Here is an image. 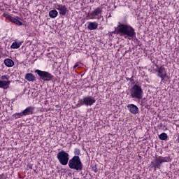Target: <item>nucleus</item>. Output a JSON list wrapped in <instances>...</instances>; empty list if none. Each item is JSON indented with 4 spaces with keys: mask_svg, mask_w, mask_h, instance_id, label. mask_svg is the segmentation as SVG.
<instances>
[{
    "mask_svg": "<svg viewBox=\"0 0 179 179\" xmlns=\"http://www.w3.org/2000/svg\"><path fill=\"white\" fill-rule=\"evenodd\" d=\"M118 24L116 30L113 32L114 34H120V36H122L124 38H128V37L129 38H134L136 36L135 29L131 25L121 22H119Z\"/></svg>",
    "mask_w": 179,
    "mask_h": 179,
    "instance_id": "f257e3e1",
    "label": "nucleus"
},
{
    "mask_svg": "<svg viewBox=\"0 0 179 179\" xmlns=\"http://www.w3.org/2000/svg\"><path fill=\"white\" fill-rule=\"evenodd\" d=\"M129 94L131 99L141 100L142 97H143V90H142L141 85L135 84L130 88Z\"/></svg>",
    "mask_w": 179,
    "mask_h": 179,
    "instance_id": "f03ea898",
    "label": "nucleus"
},
{
    "mask_svg": "<svg viewBox=\"0 0 179 179\" xmlns=\"http://www.w3.org/2000/svg\"><path fill=\"white\" fill-rule=\"evenodd\" d=\"M69 167L73 170L80 171L83 169V164L80 161V157L79 156L73 157L69 162Z\"/></svg>",
    "mask_w": 179,
    "mask_h": 179,
    "instance_id": "7ed1b4c3",
    "label": "nucleus"
},
{
    "mask_svg": "<svg viewBox=\"0 0 179 179\" xmlns=\"http://www.w3.org/2000/svg\"><path fill=\"white\" fill-rule=\"evenodd\" d=\"M169 162H170L169 157L159 156L151 162V167L152 169H154L155 171H156L157 169L160 170V167H162V164H163V163H169Z\"/></svg>",
    "mask_w": 179,
    "mask_h": 179,
    "instance_id": "20e7f679",
    "label": "nucleus"
},
{
    "mask_svg": "<svg viewBox=\"0 0 179 179\" xmlns=\"http://www.w3.org/2000/svg\"><path fill=\"white\" fill-rule=\"evenodd\" d=\"M101 13H103V8L98 7L87 14V19H96L97 20H100V19H103V15H101Z\"/></svg>",
    "mask_w": 179,
    "mask_h": 179,
    "instance_id": "39448f33",
    "label": "nucleus"
},
{
    "mask_svg": "<svg viewBox=\"0 0 179 179\" xmlns=\"http://www.w3.org/2000/svg\"><path fill=\"white\" fill-rule=\"evenodd\" d=\"M57 157L62 166H66L69 162V154L64 150L59 152Z\"/></svg>",
    "mask_w": 179,
    "mask_h": 179,
    "instance_id": "423d86ee",
    "label": "nucleus"
},
{
    "mask_svg": "<svg viewBox=\"0 0 179 179\" xmlns=\"http://www.w3.org/2000/svg\"><path fill=\"white\" fill-rule=\"evenodd\" d=\"M78 103H78L77 106H78L79 107H80L81 106H93V104L96 103V99H94V97H92V96H88L80 100Z\"/></svg>",
    "mask_w": 179,
    "mask_h": 179,
    "instance_id": "0eeeda50",
    "label": "nucleus"
},
{
    "mask_svg": "<svg viewBox=\"0 0 179 179\" xmlns=\"http://www.w3.org/2000/svg\"><path fill=\"white\" fill-rule=\"evenodd\" d=\"M35 73H37V75H38L41 80L50 81L52 80V78H54V76L51 75V73H50L49 72L43 71L38 69L35 70Z\"/></svg>",
    "mask_w": 179,
    "mask_h": 179,
    "instance_id": "6e6552de",
    "label": "nucleus"
},
{
    "mask_svg": "<svg viewBox=\"0 0 179 179\" xmlns=\"http://www.w3.org/2000/svg\"><path fill=\"white\" fill-rule=\"evenodd\" d=\"M155 66L157 67V76L160 78L162 80H164L167 78V70H166L164 66H159V65L155 64Z\"/></svg>",
    "mask_w": 179,
    "mask_h": 179,
    "instance_id": "1a4fd4ad",
    "label": "nucleus"
},
{
    "mask_svg": "<svg viewBox=\"0 0 179 179\" xmlns=\"http://www.w3.org/2000/svg\"><path fill=\"white\" fill-rule=\"evenodd\" d=\"M10 77L8 75H4L0 77V89H8L9 85H10Z\"/></svg>",
    "mask_w": 179,
    "mask_h": 179,
    "instance_id": "9d476101",
    "label": "nucleus"
},
{
    "mask_svg": "<svg viewBox=\"0 0 179 179\" xmlns=\"http://www.w3.org/2000/svg\"><path fill=\"white\" fill-rule=\"evenodd\" d=\"M56 9L59 11V15L65 16L68 12V8L66 6L62 4H58L56 6Z\"/></svg>",
    "mask_w": 179,
    "mask_h": 179,
    "instance_id": "9b49d317",
    "label": "nucleus"
},
{
    "mask_svg": "<svg viewBox=\"0 0 179 179\" xmlns=\"http://www.w3.org/2000/svg\"><path fill=\"white\" fill-rule=\"evenodd\" d=\"M127 108L129 110V111L131 112V114H138V113H139V108H138V106H136V105L134 104H129L127 105Z\"/></svg>",
    "mask_w": 179,
    "mask_h": 179,
    "instance_id": "f8f14e48",
    "label": "nucleus"
},
{
    "mask_svg": "<svg viewBox=\"0 0 179 179\" xmlns=\"http://www.w3.org/2000/svg\"><path fill=\"white\" fill-rule=\"evenodd\" d=\"M33 111H34V107L29 106L22 111V114L24 115H31V114H33Z\"/></svg>",
    "mask_w": 179,
    "mask_h": 179,
    "instance_id": "ddd939ff",
    "label": "nucleus"
},
{
    "mask_svg": "<svg viewBox=\"0 0 179 179\" xmlns=\"http://www.w3.org/2000/svg\"><path fill=\"white\" fill-rule=\"evenodd\" d=\"M25 79L28 80V82H36V76L31 73H27L25 75Z\"/></svg>",
    "mask_w": 179,
    "mask_h": 179,
    "instance_id": "4468645a",
    "label": "nucleus"
},
{
    "mask_svg": "<svg viewBox=\"0 0 179 179\" xmlns=\"http://www.w3.org/2000/svg\"><path fill=\"white\" fill-rule=\"evenodd\" d=\"M4 65L8 68H12L15 65V62L11 59H4Z\"/></svg>",
    "mask_w": 179,
    "mask_h": 179,
    "instance_id": "2eb2a0df",
    "label": "nucleus"
},
{
    "mask_svg": "<svg viewBox=\"0 0 179 179\" xmlns=\"http://www.w3.org/2000/svg\"><path fill=\"white\" fill-rule=\"evenodd\" d=\"M97 27H99V24L96 22H90L87 25V29H89V30H96Z\"/></svg>",
    "mask_w": 179,
    "mask_h": 179,
    "instance_id": "dca6fc26",
    "label": "nucleus"
},
{
    "mask_svg": "<svg viewBox=\"0 0 179 179\" xmlns=\"http://www.w3.org/2000/svg\"><path fill=\"white\" fill-rule=\"evenodd\" d=\"M49 16L52 19H55V17H57V16H58V11H57L56 10H50L49 12Z\"/></svg>",
    "mask_w": 179,
    "mask_h": 179,
    "instance_id": "f3484780",
    "label": "nucleus"
},
{
    "mask_svg": "<svg viewBox=\"0 0 179 179\" xmlns=\"http://www.w3.org/2000/svg\"><path fill=\"white\" fill-rule=\"evenodd\" d=\"M10 22L12 23H14L15 24H17V26H23V23L20 21H19L17 19L13 17V18H11Z\"/></svg>",
    "mask_w": 179,
    "mask_h": 179,
    "instance_id": "a211bd4d",
    "label": "nucleus"
},
{
    "mask_svg": "<svg viewBox=\"0 0 179 179\" xmlns=\"http://www.w3.org/2000/svg\"><path fill=\"white\" fill-rule=\"evenodd\" d=\"M22 45V43L18 42H14L10 46V48H13V50H16L17 48H20V46Z\"/></svg>",
    "mask_w": 179,
    "mask_h": 179,
    "instance_id": "6ab92c4d",
    "label": "nucleus"
},
{
    "mask_svg": "<svg viewBox=\"0 0 179 179\" xmlns=\"http://www.w3.org/2000/svg\"><path fill=\"white\" fill-rule=\"evenodd\" d=\"M159 139H161V141H167V134L166 133H162L159 136Z\"/></svg>",
    "mask_w": 179,
    "mask_h": 179,
    "instance_id": "aec40b11",
    "label": "nucleus"
},
{
    "mask_svg": "<svg viewBox=\"0 0 179 179\" xmlns=\"http://www.w3.org/2000/svg\"><path fill=\"white\" fill-rule=\"evenodd\" d=\"M23 112H21V113H15L14 115H13V117H14V118L15 120H17V118H22V117H23Z\"/></svg>",
    "mask_w": 179,
    "mask_h": 179,
    "instance_id": "412c9836",
    "label": "nucleus"
},
{
    "mask_svg": "<svg viewBox=\"0 0 179 179\" xmlns=\"http://www.w3.org/2000/svg\"><path fill=\"white\" fill-rule=\"evenodd\" d=\"M3 15L4 16V17H6V19H8V20H9L10 22L12 20L13 17L11 15H10L9 14H6V13H3Z\"/></svg>",
    "mask_w": 179,
    "mask_h": 179,
    "instance_id": "4be33fe9",
    "label": "nucleus"
},
{
    "mask_svg": "<svg viewBox=\"0 0 179 179\" xmlns=\"http://www.w3.org/2000/svg\"><path fill=\"white\" fill-rule=\"evenodd\" d=\"M74 154L76 155V156H79L80 155V150L76 148L74 150Z\"/></svg>",
    "mask_w": 179,
    "mask_h": 179,
    "instance_id": "5701e85b",
    "label": "nucleus"
},
{
    "mask_svg": "<svg viewBox=\"0 0 179 179\" xmlns=\"http://www.w3.org/2000/svg\"><path fill=\"white\" fill-rule=\"evenodd\" d=\"M0 179H6V176H5V174H3V173L1 174Z\"/></svg>",
    "mask_w": 179,
    "mask_h": 179,
    "instance_id": "b1692460",
    "label": "nucleus"
},
{
    "mask_svg": "<svg viewBox=\"0 0 179 179\" xmlns=\"http://www.w3.org/2000/svg\"><path fill=\"white\" fill-rule=\"evenodd\" d=\"M76 68H79V64H76L73 66V69H76Z\"/></svg>",
    "mask_w": 179,
    "mask_h": 179,
    "instance_id": "393cba45",
    "label": "nucleus"
},
{
    "mask_svg": "<svg viewBox=\"0 0 179 179\" xmlns=\"http://www.w3.org/2000/svg\"><path fill=\"white\" fill-rule=\"evenodd\" d=\"M29 169H31V166H29Z\"/></svg>",
    "mask_w": 179,
    "mask_h": 179,
    "instance_id": "a878e982",
    "label": "nucleus"
},
{
    "mask_svg": "<svg viewBox=\"0 0 179 179\" xmlns=\"http://www.w3.org/2000/svg\"><path fill=\"white\" fill-rule=\"evenodd\" d=\"M131 80H134V79L131 78Z\"/></svg>",
    "mask_w": 179,
    "mask_h": 179,
    "instance_id": "bb28decb",
    "label": "nucleus"
},
{
    "mask_svg": "<svg viewBox=\"0 0 179 179\" xmlns=\"http://www.w3.org/2000/svg\"><path fill=\"white\" fill-rule=\"evenodd\" d=\"M131 80H134V79L131 78Z\"/></svg>",
    "mask_w": 179,
    "mask_h": 179,
    "instance_id": "cd10ccee",
    "label": "nucleus"
},
{
    "mask_svg": "<svg viewBox=\"0 0 179 179\" xmlns=\"http://www.w3.org/2000/svg\"><path fill=\"white\" fill-rule=\"evenodd\" d=\"M178 142H179V138H178Z\"/></svg>",
    "mask_w": 179,
    "mask_h": 179,
    "instance_id": "c85d7f7f",
    "label": "nucleus"
}]
</instances>
